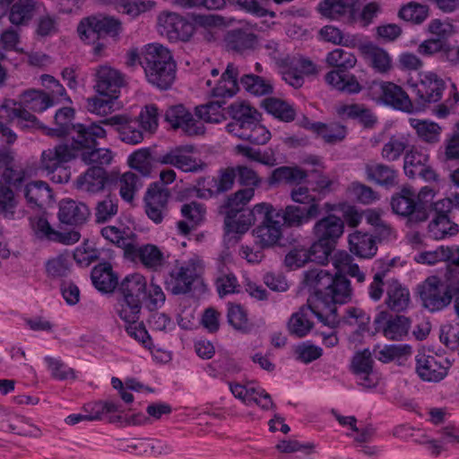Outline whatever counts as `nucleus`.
Wrapping results in <instances>:
<instances>
[{"label": "nucleus", "instance_id": "nucleus-48", "mask_svg": "<svg viewBox=\"0 0 459 459\" xmlns=\"http://www.w3.org/2000/svg\"><path fill=\"white\" fill-rule=\"evenodd\" d=\"M235 152L244 156L249 160L256 161L273 167L276 164V158L273 152L268 149L261 152L259 149L251 147L247 144H238L235 146Z\"/></svg>", "mask_w": 459, "mask_h": 459}, {"label": "nucleus", "instance_id": "nucleus-21", "mask_svg": "<svg viewBox=\"0 0 459 459\" xmlns=\"http://www.w3.org/2000/svg\"><path fill=\"white\" fill-rule=\"evenodd\" d=\"M76 158L77 156L68 143H59L42 152L40 167L48 173H54L64 164Z\"/></svg>", "mask_w": 459, "mask_h": 459}, {"label": "nucleus", "instance_id": "nucleus-22", "mask_svg": "<svg viewBox=\"0 0 459 459\" xmlns=\"http://www.w3.org/2000/svg\"><path fill=\"white\" fill-rule=\"evenodd\" d=\"M109 182L108 173L103 167L91 166L77 178L75 186L82 192L96 194L103 191Z\"/></svg>", "mask_w": 459, "mask_h": 459}, {"label": "nucleus", "instance_id": "nucleus-29", "mask_svg": "<svg viewBox=\"0 0 459 459\" xmlns=\"http://www.w3.org/2000/svg\"><path fill=\"white\" fill-rule=\"evenodd\" d=\"M366 178L377 185L391 187L397 184V171L391 166L377 161L365 164Z\"/></svg>", "mask_w": 459, "mask_h": 459}, {"label": "nucleus", "instance_id": "nucleus-6", "mask_svg": "<svg viewBox=\"0 0 459 459\" xmlns=\"http://www.w3.org/2000/svg\"><path fill=\"white\" fill-rule=\"evenodd\" d=\"M313 313L324 325L335 328L339 325L337 316V307H331L330 313L325 312L319 307V305L312 304L310 299H307V305L302 306L299 310L290 316L287 327L291 335L299 338L305 337L313 328V323L308 319V312Z\"/></svg>", "mask_w": 459, "mask_h": 459}, {"label": "nucleus", "instance_id": "nucleus-13", "mask_svg": "<svg viewBox=\"0 0 459 459\" xmlns=\"http://www.w3.org/2000/svg\"><path fill=\"white\" fill-rule=\"evenodd\" d=\"M235 178L234 169L230 168L221 170L217 178H201L196 185L197 196L203 199H209L228 192L233 187Z\"/></svg>", "mask_w": 459, "mask_h": 459}, {"label": "nucleus", "instance_id": "nucleus-14", "mask_svg": "<svg viewBox=\"0 0 459 459\" xmlns=\"http://www.w3.org/2000/svg\"><path fill=\"white\" fill-rule=\"evenodd\" d=\"M352 288L351 281L345 275L335 273L332 278V283L327 290L320 307L325 314L330 313L331 307H336V304L343 305L352 299Z\"/></svg>", "mask_w": 459, "mask_h": 459}, {"label": "nucleus", "instance_id": "nucleus-31", "mask_svg": "<svg viewBox=\"0 0 459 459\" xmlns=\"http://www.w3.org/2000/svg\"><path fill=\"white\" fill-rule=\"evenodd\" d=\"M359 50L377 72L386 74L392 68V59L384 48L373 43H366L359 47Z\"/></svg>", "mask_w": 459, "mask_h": 459}, {"label": "nucleus", "instance_id": "nucleus-51", "mask_svg": "<svg viewBox=\"0 0 459 459\" xmlns=\"http://www.w3.org/2000/svg\"><path fill=\"white\" fill-rule=\"evenodd\" d=\"M228 323L237 331L248 333L253 325L249 322L247 313L239 304L230 303L227 313Z\"/></svg>", "mask_w": 459, "mask_h": 459}, {"label": "nucleus", "instance_id": "nucleus-9", "mask_svg": "<svg viewBox=\"0 0 459 459\" xmlns=\"http://www.w3.org/2000/svg\"><path fill=\"white\" fill-rule=\"evenodd\" d=\"M195 149L192 144L178 145L159 155L154 161L160 165L173 166L184 172L203 171L206 168V164L191 156Z\"/></svg>", "mask_w": 459, "mask_h": 459}, {"label": "nucleus", "instance_id": "nucleus-53", "mask_svg": "<svg viewBox=\"0 0 459 459\" xmlns=\"http://www.w3.org/2000/svg\"><path fill=\"white\" fill-rule=\"evenodd\" d=\"M243 88L255 96H263L273 92V85L270 81L255 74H245L240 78Z\"/></svg>", "mask_w": 459, "mask_h": 459}, {"label": "nucleus", "instance_id": "nucleus-36", "mask_svg": "<svg viewBox=\"0 0 459 459\" xmlns=\"http://www.w3.org/2000/svg\"><path fill=\"white\" fill-rule=\"evenodd\" d=\"M105 126H119L118 132L120 139L128 144H138L143 140V132L127 123L126 117L116 115L108 118L101 119Z\"/></svg>", "mask_w": 459, "mask_h": 459}, {"label": "nucleus", "instance_id": "nucleus-55", "mask_svg": "<svg viewBox=\"0 0 459 459\" xmlns=\"http://www.w3.org/2000/svg\"><path fill=\"white\" fill-rule=\"evenodd\" d=\"M256 121V124L253 123L251 126L247 127L240 132L236 137L247 141L254 145H264L268 143L271 139L270 131Z\"/></svg>", "mask_w": 459, "mask_h": 459}, {"label": "nucleus", "instance_id": "nucleus-23", "mask_svg": "<svg viewBox=\"0 0 459 459\" xmlns=\"http://www.w3.org/2000/svg\"><path fill=\"white\" fill-rule=\"evenodd\" d=\"M344 231V221L334 214H329L317 221L313 228L316 238H321L336 246Z\"/></svg>", "mask_w": 459, "mask_h": 459}, {"label": "nucleus", "instance_id": "nucleus-46", "mask_svg": "<svg viewBox=\"0 0 459 459\" xmlns=\"http://www.w3.org/2000/svg\"><path fill=\"white\" fill-rule=\"evenodd\" d=\"M21 100L26 107L34 112H43L53 106L54 101L48 94L43 91L28 90L22 93Z\"/></svg>", "mask_w": 459, "mask_h": 459}, {"label": "nucleus", "instance_id": "nucleus-39", "mask_svg": "<svg viewBox=\"0 0 459 459\" xmlns=\"http://www.w3.org/2000/svg\"><path fill=\"white\" fill-rule=\"evenodd\" d=\"M74 109L70 107H65L59 108L55 114V127L47 128V134L50 136L65 137L71 134L74 131V124L73 120L74 118Z\"/></svg>", "mask_w": 459, "mask_h": 459}, {"label": "nucleus", "instance_id": "nucleus-3", "mask_svg": "<svg viewBox=\"0 0 459 459\" xmlns=\"http://www.w3.org/2000/svg\"><path fill=\"white\" fill-rule=\"evenodd\" d=\"M325 61L328 65L337 68L325 74L326 83L348 94H357L362 91V86L356 76L345 73L357 64V58L353 53L342 48H335L327 54Z\"/></svg>", "mask_w": 459, "mask_h": 459}, {"label": "nucleus", "instance_id": "nucleus-25", "mask_svg": "<svg viewBox=\"0 0 459 459\" xmlns=\"http://www.w3.org/2000/svg\"><path fill=\"white\" fill-rule=\"evenodd\" d=\"M281 217L283 225L288 228H299L317 216V208L312 205L310 208L301 207L297 204L287 205L275 214Z\"/></svg>", "mask_w": 459, "mask_h": 459}, {"label": "nucleus", "instance_id": "nucleus-60", "mask_svg": "<svg viewBox=\"0 0 459 459\" xmlns=\"http://www.w3.org/2000/svg\"><path fill=\"white\" fill-rule=\"evenodd\" d=\"M224 102L220 100L211 101L195 108V116L207 123H220L224 119L221 106Z\"/></svg>", "mask_w": 459, "mask_h": 459}, {"label": "nucleus", "instance_id": "nucleus-62", "mask_svg": "<svg viewBox=\"0 0 459 459\" xmlns=\"http://www.w3.org/2000/svg\"><path fill=\"white\" fill-rule=\"evenodd\" d=\"M142 302L121 299L118 301L117 314L126 324H136L141 314Z\"/></svg>", "mask_w": 459, "mask_h": 459}, {"label": "nucleus", "instance_id": "nucleus-18", "mask_svg": "<svg viewBox=\"0 0 459 459\" xmlns=\"http://www.w3.org/2000/svg\"><path fill=\"white\" fill-rule=\"evenodd\" d=\"M268 220L260 216L258 219L260 224L253 230L255 242L261 248L273 247L281 237V226L278 221L273 219L274 208L273 205L271 209H268Z\"/></svg>", "mask_w": 459, "mask_h": 459}, {"label": "nucleus", "instance_id": "nucleus-64", "mask_svg": "<svg viewBox=\"0 0 459 459\" xmlns=\"http://www.w3.org/2000/svg\"><path fill=\"white\" fill-rule=\"evenodd\" d=\"M129 166L147 176L151 171V149L142 148L134 152L128 158Z\"/></svg>", "mask_w": 459, "mask_h": 459}, {"label": "nucleus", "instance_id": "nucleus-11", "mask_svg": "<svg viewBox=\"0 0 459 459\" xmlns=\"http://www.w3.org/2000/svg\"><path fill=\"white\" fill-rule=\"evenodd\" d=\"M446 88L445 82L434 73L420 74V80L414 85L415 102L420 108L441 100Z\"/></svg>", "mask_w": 459, "mask_h": 459}, {"label": "nucleus", "instance_id": "nucleus-63", "mask_svg": "<svg viewBox=\"0 0 459 459\" xmlns=\"http://www.w3.org/2000/svg\"><path fill=\"white\" fill-rule=\"evenodd\" d=\"M335 248V245L316 238V241L311 245L309 251L310 261L325 264L328 262L330 255Z\"/></svg>", "mask_w": 459, "mask_h": 459}, {"label": "nucleus", "instance_id": "nucleus-44", "mask_svg": "<svg viewBox=\"0 0 459 459\" xmlns=\"http://www.w3.org/2000/svg\"><path fill=\"white\" fill-rule=\"evenodd\" d=\"M263 103L268 113L283 122H291L296 117V111L293 107L284 100L268 98L264 100Z\"/></svg>", "mask_w": 459, "mask_h": 459}, {"label": "nucleus", "instance_id": "nucleus-4", "mask_svg": "<svg viewBox=\"0 0 459 459\" xmlns=\"http://www.w3.org/2000/svg\"><path fill=\"white\" fill-rule=\"evenodd\" d=\"M455 284L436 275L426 278L417 287L422 307L431 313L447 307L455 297Z\"/></svg>", "mask_w": 459, "mask_h": 459}, {"label": "nucleus", "instance_id": "nucleus-5", "mask_svg": "<svg viewBox=\"0 0 459 459\" xmlns=\"http://www.w3.org/2000/svg\"><path fill=\"white\" fill-rule=\"evenodd\" d=\"M203 273L204 263L198 256H194L184 264L177 261L165 279L166 288L175 295L188 293Z\"/></svg>", "mask_w": 459, "mask_h": 459}, {"label": "nucleus", "instance_id": "nucleus-15", "mask_svg": "<svg viewBox=\"0 0 459 459\" xmlns=\"http://www.w3.org/2000/svg\"><path fill=\"white\" fill-rule=\"evenodd\" d=\"M229 114L232 119L226 126L229 134L236 136L253 123L260 121L261 114L250 105L245 102H234L228 108Z\"/></svg>", "mask_w": 459, "mask_h": 459}, {"label": "nucleus", "instance_id": "nucleus-54", "mask_svg": "<svg viewBox=\"0 0 459 459\" xmlns=\"http://www.w3.org/2000/svg\"><path fill=\"white\" fill-rule=\"evenodd\" d=\"M352 257L347 253H340L335 255L333 264L339 274H348L357 279L359 282L365 281V274L362 273L357 264L352 263Z\"/></svg>", "mask_w": 459, "mask_h": 459}, {"label": "nucleus", "instance_id": "nucleus-24", "mask_svg": "<svg viewBox=\"0 0 459 459\" xmlns=\"http://www.w3.org/2000/svg\"><path fill=\"white\" fill-rule=\"evenodd\" d=\"M379 86L380 99L385 105L404 112L412 111V102L401 86L390 82H383Z\"/></svg>", "mask_w": 459, "mask_h": 459}, {"label": "nucleus", "instance_id": "nucleus-28", "mask_svg": "<svg viewBox=\"0 0 459 459\" xmlns=\"http://www.w3.org/2000/svg\"><path fill=\"white\" fill-rule=\"evenodd\" d=\"M416 372L424 381L438 382L446 376L447 368L436 357L421 354L416 359Z\"/></svg>", "mask_w": 459, "mask_h": 459}, {"label": "nucleus", "instance_id": "nucleus-12", "mask_svg": "<svg viewBox=\"0 0 459 459\" xmlns=\"http://www.w3.org/2000/svg\"><path fill=\"white\" fill-rule=\"evenodd\" d=\"M165 120L172 128H180L188 136L202 135L205 132L204 123L195 119L193 115L183 105L169 107L166 110Z\"/></svg>", "mask_w": 459, "mask_h": 459}, {"label": "nucleus", "instance_id": "nucleus-41", "mask_svg": "<svg viewBox=\"0 0 459 459\" xmlns=\"http://www.w3.org/2000/svg\"><path fill=\"white\" fill-rule=\"evenodd\" d=\"M309 129L321 136L325 143L330 144L343 141L347 134V127L336 122L329 124L322 122L312 123Z\"/></svg>", "mask_w": 459, "mask_h": 459}, {"label": "nucleus", "instance_id": "nucleus-38", "mask_svg": "<svg viewBox=\"0 0 459 459\" xmlns=\"http://www.w3.org/2000/svg\"><path fill=\"white\" fill-rule=\"evenodd\" d=\"M238 70L232 63L227 65L225 72L221 74L217 85L212 89L214 97H232L238 91Z\"/></svg>", "mask_w": 459, "mask_h": 459}, {"label": "nucleus", "instance_id": "nucleus-27", "mask_svg": "<svg viewBox=\"0 0 459 459\" xmlns=\"http://www.w3.org/2000/svg\"><path fill=\"white\" fill-rule=\"evenodd\" d=\"M387 313L385 311L380 312L375 318V325L377 326L386 321L385 325L383 327V333L385 337L392 341H401L408 334L411 320L404 316H395L388 320Z\"/></svg>", "mask_w": 459, "mask_h": 459}, {"label": "nucleus", "instance_id": "nucleus-42", "mask_svg": "<svg viewBox=\"0 0 459 459\" xmlns=\"http://www.w3.org/2000/svg\"><path fill=\"white\" fill-rule=\"evenodd\" d=\"M24 195L29 204L39 207L48 204L53 197L49 186L40 180L27 184Z\"/></svg>", "mask_w": 459, "mask_h": 459}, {"label": "nucleus", "instance_id": "nucleus-16", "mask_svg": "<svg viewBox=\"0 0 459 459\" xmlns=\"http://www.w3.org/2000/svg\"><path fill=\"white\" fill-rule=\"evenodd\" d=\"M333 274L321 268H313L304 273L303 284L311 293L314 305H321L327 290L332 283Z\"/></svg>", "mask_w": 459, "mask_h": 459}, {"label": "nucleus", "instance_id": "nucleus-37", "mask_svg": "<svg viewBox=\"0 0 459 459\" xmlns=\"http://www.w3.org/2000/svg\"><path fill=\"white\" fill-rule=\"evenodd\" d=\"M350 250L362 258H370L376 255L377 247L374 236L356 231L349 237Z\"/></svg>", "mask_w": 459, "mask_h": 459}, {"label": "nucleus", "instance_id": "nucleus-52", "mask_svg": "<svg viewBox=\"0 0 459 459\" xmlns=\"http://www.w3.org/2000/svg\"><path fill=\"white\" fill-rule=\"evenodd\" d=\"M410 125L416 130L418 136L423 141L429 143H435L439 141L441 127L437 124L411 118Z\"/></svg>", "mask_w": 459, "mask_h": 459}, {"label": "nucleus", "instance_id": "nucleus-7", "mask_svg": "<svg viewBox=\"0 0 459 459\" xmlns=\"http://www.w3.org/2000/svg\"><path fill=\"white\" fill-rule=\"evenodd\" d=\"M392 211L408 220V222L417 224L426 221L429 214L421 206L417 205L416 193L410 186H403L393 195L390 202Z\"/></svg>", "mask_w": 459, "mask_h": 459}, {"label": "nucleus", "instance_id": "nucleus-20", "mask_svg": "<svg viewBox=\"0 0 459 459\" xmlns=\"http://www.w3.org/2000/svg\"><path fill=\"white\" fill-rule=\"evenodd\" d=\"M58 206V220L63 224L80 226L84 224L91 216V210L82 202L63 199Z\"/></svg>", "mask_w": 459, "mask_h": 459}, {"label": "nucleus", "instance_id": "nucleus-35", "mask_svg": "<svg viewBox=\"0 0 459 459\" xmlns=\"http://www.w3.org/2000/svg\"><path fill=\"white\" fill-rule=\"evenodd\" d=\"M93 285L100 291L110 292L117 286L118 278L113 272L109 263H100L96 265L91 273Z\"/></svg>", "mask_w": 459, "mask_h": 459}, {"label": "nucleus", "instance_id": "nucleus-58", "mask_svg": "<svg viewBox=\"0 0 459 459\" xmlns=\"http://www.w3.org/2000/svg\"><path fill=\"white\" fill-rule=\"evenodd\" d=\"M398 16L405 22L413 24H420L429 16V7L424 4L411 2L399 10Z\"/></svg>", "mask_w": 459, "mask_h": 459}, {"label": "nucleus", "instance_id": "nucleus-56", "mask_svg": "<svg viewBox=\"0 0 459 459\" xmlns=\"http://www.w3.org/2000/svg\"><path fill=\"white\" fill-rule=\"evenodd\" d=\"M3 422L10 431L18 435L33 437H39L41 436L40 429L34 425H27L25 419L22 416L8 415Z\"/></svg>", "mask_w": 459, "mask_h": 459}, {"label": "nucleus", "instance_id": "nucleus-59", "mask_svg": "<svg viewBox=\"0 0 459 459\" xmlns=\"http://www.w3.org/2000/svg\"><path fill=\"white\" fill-rule=\"evenodd\" d=\"M118 212L117 199L107 195L96 204L94 209L95 221L99 224L110 221Z\"/></svg>", "mask_w": 459, "mask_h": 459}, {"label": "nucleus", "instance_id": "nucleus-33", "mask_svg": "<svg viewBox=\"0 0 459 459\" xmlns=\"http://www.w3.org/2000/svg\"><path fill=\"white\" fill-rule=\"evenodd\" d=\"M100 233L105 239L121 247L124 250L125 256H126L127 254H132L134 240L137 238V235L130 230L129 228L106 226L101 229Z\"/></svg>", "mask_w": 459, "mask_h": 459}, {"label": "nucleus", "instance_id": "nucleus-1", "mask_svg": "<svg viewBox=\"0 0 459 459\" xmlns=\"http://www.w3.org/2000/svg\"><path fill=\"white\" fill-rule=\"evenodd\" d=\"M255 189L247 187L240 189L227 196L226 200L218 208L219 213L224 217V227L227 232L243 234L258 221L260 216L268 220V209L272 204L268 203L257 204L253 209L246 205L254 197Z\"/></svg>", "mask_w": 459, "mask_h": 459}, {"label": "nucleus", "instance_id": "nucleus-17", "mask_svg": "<svg viewBox=\"0 0 459 459\" xmlns=\"http://www.w3.org/2000/svg\"><path fill=\"white\" fill-rule=\"evenodd\" d=\"M357 0H322L317 5L318 13L330 20L347 18L353 23L357 20Z\"/></svg>", "mask_w": 459, "mask_h": 459}, {"label": "nucleus", "instance_id": "nucleus-49", "mask_svg": "<svg viewBox=\"0 0 459 459\" xmlns=\"http://www.w3.org/2000/svg\"><path fill=\"white\" fill-rule=\"evenodd\" d=\"M307 177V172L299 167L282 166L275 169L269 178L270 184L286 182L299 184Z\"/></svg>", "mask_w": 459, "mask_h": 459}, {"label": "nucleus", "instance_id": "nucleus-43", "mask_svg": "<svg viewBox=\"0 0 459 459\" xmlns=\"http://www.w3.org/2000/svg\"><path fill=\"white\" fill-rule=\"evenodd\" d=\"M339 116L346 115L349 118H356L366 128H372L377 122V117L372 111L363 105H342L337 108Z\"/></svg>", "mask_w": 459, "mask_h": 459}, {"label": "nucleus", "instance_id": "nucleus-8", "mask_svg": "<svg viewBox=\"0 0 459 459\" xmlns=\"http://www.w3.org/2000/svg\"><path fill=\"white\" fill-rule=\"evenodd\" d=\"M160 32L170 42H189L195 32V25L177 13H162L158 17Z\"/></svg>", "mask_w": 459, "mask_h": 459}, {"label": "nucleus", "instance_id": "nucleus-47", "mask_svg": "<svg viewBox=\"0 0 459 459\" xmlns=\"http://www.w3.org/2000/svg\"><path fill=\"white\" fill-rule=\"evenodd\" d=\"M458 231V225L452 222L446 215L436 216L429 224V232L435 239H442L447 236H455Z\"/></svg>", "mask_w": 459, "mask_h": 459}, {"label": "nucleus", "instance_id": "nucleus-40", "mask_svg": "<svg viewBox=\"0 0 459 459\" xmlns=\"http://www.w3.org/2000/svg\"><path fill=\"white\" fill-rule=\"evenodd\" d=\"M35 231L39 237H46L49 240L57 241L63 244H74L80 239V233L76 230L69 232H59L52 229L45 218H39L35 225Z\"/></svg>", "mask_w": 459, "mask_h": 459}, {"label": "nucleus", "instance_id": "nucleus-45", "mask_svg": "<svg viewBox=\"0 0 459 459\" xmlns=\"http://www.w3.org/2000/svg\"><path fill=\"white\" fill-rule=\"evenodd\" d=\"M34 0H18L10 10L9 20L14 25H24L30 21L35 13Z\"/></svg>", "mask_w": 459, "mask_h": 459}, {"label": "nucleus", "instance_id": "nucleus-10", "mask_svg": "<svg viewBox=\"0 0 459 459\" xmlns=\"http://www.w3.org/2000/svg\"><path fill=\"white\" fill-rule=\"evenodd\" d=\"M105 126L99 122H92L89 125L76 124L74 131L71 133L72 143L69 144L77 157L79 153L86 149L98 145V139L106 138L107 132L103 128Z\"/></svg>", "mask_w": 459, "mask_h": 459}, {"label": "nucleus", "instance_id": "nucleus-2", "mask_svg": "<svg viewBox=\"0 0 459 459\" xmlns=\"http://www.w3.org/2000/svg\"><path fill=\"white\" fill-rule=\"evenodd\" d=\"M140 65L150 83L160 90L170 88L176 78V63L167 48L149 45L141 53Z\"/></svg>", "mask_w": 459, "mask_h": 459}, {"label": "nucleus", "instance_id": "nucleus-34", "mask_svg": "<svg viewBox=\"0 0 459 459\" xmlns=\"http://www.w3.org/2000/svg\"><path fill=\"white\" fill-rule=\"evenodd\" d=\"M131 253L126 257L132 260L138 258L144 266L149 268H157L163 263V254L157 246L146 244L138 247L137 238L134 240V249Z\"/></svg>", "mask_w": 459, "mask_h": 459}, {"label": "nucleus", "instance_id": "nucleus-50", "mask_svg": "<svg viewBox=\"0 0 459 459\" xmlns=\"http://www.w3.org/2000/svg\"><path fill=\"white\" fill-rule=\"evenodd\" d=\"M377 272L374 274L372 281L368 286V296L374 301L381 299L384 293V278L389 268L394 264V261L390 260L388 264H385L382 260H377Z\"/></svg>", "mask_w": 459, "mask_h": 459}, {"label": "nucleus", "instance_id": "nucleus-30", "mask_svg": "<svg viewBox=\"0 0 459 459\" xmlns=\"http://www.w3.org/2000/svg\"><path fill=\"white\" fill-rule=\"evenodd\" d=\"M225 46L229 51L242 54L255 48L258 43L257 36L243 29H235L227 32Z\"/></svg>", "mask_w": 459, "mask_h": 459}, {"label": "nucleus", "instance_id": "nucleus-61", "mask_svg": "<svg viewBox=\"0 0 459 459\" xmlns=\"http://www.w3.org/2000/svg\"><path fill=\"white\" fill-rule=\"evenodd\" d=\"M428 156L417 151L407 152L404 156L403 169L404 173L410 178H414L417 174L422 171V168L426 165Z\"/></svg>", "mask_w": 459, "mask_h": 459}, {"label": "nucleus", "instance_id": "nucleus-57", "mask_svg": "<svg viewBox=\"0 0 459 459\" xmlns=\"http://www.w3.org/2000/svg\"><path fill=\"white\" fill-rule=\"evenodd\" d=\"M79 157L87 165L100 167L108 165L113 159L112 152L109 149L97 148V146L81 152Z\"/></svg>", "mask_w": 459, "mask_h": 459}, {"label": "nucleus", "instance_id": "nucleus-26", "mask_svg": "<svg viewBox=\"0 0 459 459\" xmlns=\"http://www.w3.org/2000/svg\"><path fill=\"white\" fill-rule=\"evenodd\" d=\"M411 295L408 288L403 285L397 279L388 280L386 282V298L385 304L396 313L405 311L410 305Z\"/></svg>", "mask_w": 459, "mask_h": 459}, {"label": "nucleus", "instance_id": "nucleus-32", "mask_svg": "<svg viewBox=\"0 0 459 459\" xmlns=\"http://www.w3.org/2000/svg\"><path fill=\"white\" fill-rule=\"evenodd\" d=\"M119 292L122 299L142 302L143 299H146V279L139 273L128 275L122 281Z\"/></svg>", "mask_w": 459, "mask_h": 459}, {"label": "nucleus", "instance_id": "nucleus-19", "mask_svg": "<svg viewBox=\"0 0 459 459\" xmlns=\"http://www.w3.org/2000/svg\"><path fill=\"white\" fill-rule=\"evenodd\" d=\"M96 78L94 88L98 94L118 98L120 89L124 85V80L117 70L108 65L100 66L96 73Z\"/></svg>", "mask_w": 459, "mask_h": 459}]
</instances>
